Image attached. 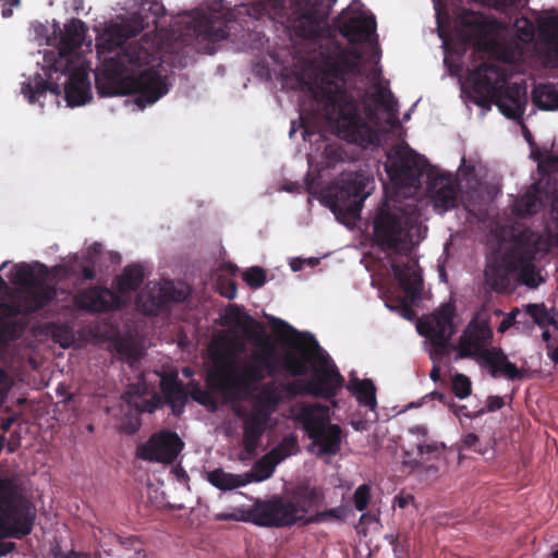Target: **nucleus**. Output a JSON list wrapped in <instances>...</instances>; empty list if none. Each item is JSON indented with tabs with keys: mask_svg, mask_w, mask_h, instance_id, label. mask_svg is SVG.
<instances>
[{
	"mask_svg": "<svg viewBox=\"0 0 558 558\" xmlns=\"http://www.w3.org/2000/svg\"><path fill=\"white\" fill-rule=\"evenodd\" d=\"M166 9L158 1H147L122 23L109 25L97 39V52L105 57L102 70L95 74V84L100 96L136 95L134 102L144 108L155 104L169 92L167 78L154 68L144 66L154 61V53L138 41L122 47L128 39L136 37L145 28L162 27Z\"/></svg>",
	"mask_w": 558,
	"mask_h": 558,
	"instance_id": "nucleus-1",
	"label": "nucleus"
},
{
	"mask_svg": "<svg viewBox=\"0 0 558 558\" xmlns=\"http://www.w3.org/2000/svg\"><path fill=\"white\" fill-rule=\"evenodd\" d=\"M357 50L338 49L324 60L320 82L317 86L324 102L327 121L337 129L339 137L362 148H375L380 144L379 132L364 120L360 104L347 90L345 75L360 73Z\"/></svg>",
	"mask_w": 558,
	"mask_h": 558,
	"instance_id": "nucleus-2",
	"label": "nucleus"
},
{
	"mask_svg": "<svg viewBox=\"0 0 558 558\" xmlns=\"http://www.w3.org/2000/svg\"><path fill=\"white\" fill-rule=\"evenodd\" d=\"M275 332L290 335L292 351L282 357V368L292 377H302L312 371L307 380H295L284 386L291 397L312 396L324 400L333 399L343 387L344 377L339 373L329 355L323 350L315 337L310 332H300L286 320L266 316Z\"/></svg>",
	"mask_w": 558,
	"mask_h": 558,
	"instance_id": "nucleus-3",
	"label": "nucleus"
},
{
	"mask_svg": "<svg viewBox=\"0 0 558 558\" xmlns=\"http://www.w3.org/2000/svg\"><path fill=\"white\" fill-rule=\"evenodd\" d=\"M324 493L319 487L303 481L282 495H274L266 500L256 501L241 518L244 522L263 527H290L296 523H319L328 519L341 520L343 511L331 508L307 517V513L320 507Z\"/></svg>",
	"mask_w": 558,
	"mask_h": 558,
	"instance_id": "nucleus-4",
	"label": "nucleus"
},
{
	"mask_svg": "<svg viewBox=\"0 0 558 558\" xmlns=\"http://www.w3.org/2000/svg\"><path fill=\"white\" fill-rule=\"evenodd\" d=\"M9 278L13 284L22 289L9 302H0V341L15 340L24 331L25 324L10 320L11 318L36 313L57 298L53 287L38 284L36 275L28 264H16Z\"/></svg>",
	"mask_w": 558,
	"mask_h": 558,
	"instance_id": "nucleus-5",
	"label": "nucleus"
},
{
	"mask_svg": "<svg viewBox=\"0 0 558 558\" xmlns=\"http://www.w3.org/2000/svg\"><path fill=\"white\" fill-rule=\"evenodd\" d=\"M48 92L54 96L63 92L70 107L83 106L92 99L88 73L73 60H65V63L52 64L48 78L37 73L21 87V93L29 104H39L41 107Z\"/></svg>",
	"mask_w": 558,
	"mask_h": 558,
	"instance_id": "nucleus-6",
	"label": "nucleus"
},
{
	"mask_svg": "<svg viewBox=\"0 0 558 558\" xmlns=\"http://www.w3.org/2000/svg\"><path fill=\"white\" fill-rule=\"evenodd\" d=\"M490 315L486 306L475 312L459 339V356L477 357L489 367L490 375L505 376L510 380L521 379L522 374L517 365L508 360L500 348L486 349L493 340Z\"/></svg>",
	"mask_w": 558,
	"mask_h": 558,
	"instance_id": "nucleus-7",
	"label": "nucleus"
},
{
	"mask_svg": "<svg viewBox=\"0 0 558 558\" xmlns=\"http://www.w3.org/2000/svg\"><path fill=\"white\" fill-rule=\"evenodd\" d=\"M227 324L242 331L243 336L260 350L253 352V359L260 363L265 378L276 376L282 368V356L269 341L262 323L244 312L240 306L229 305L225 313Z\"/></svg>",
	"mask_w": 558,
	"mask_h": 558,
	"instance_id": "nucleus-8",
	"label": "nucleus"
},
{
	"mask_svg": "<svg viewBox=\"0 0 558 558\" xmlns=\"http://www.w3.org/2000/svg\"><path fill=\"white\" fill-rule=\"evenodd\" d=\"M368 178L363 172H342L324 192L326 205L336 216L356 217L367 196Z\"/></svg>",
	"mask_w": 558,
	"mask_h": 558,
	"instance_id": "nucleus-9",
	"label": "nucleus"
},
{
	"mask_svg": "<svg viewBox=\"0 0 558 558\" xmlns=\"http://www.w3.org/2000/svg\"><path fill=\"white\" fill-rule=\"evenodd\" d=\"M374 243L383 252L407 255L410 247V230L405 213L384 204L373 221Z\"/></svg>",
	"mask_w": 558,
	"mask_h": 558,
	"instance_id": "nucleus-10",
	"label": "nucleus"
},
{
	"mask_svg": "<svg viewBox=\"0 0 558 558\" xmlns=\"http://www.w3.org/2000/svg\"><path fill=\"white\" fill-rule=\"evenodd\" d=\"M386 171L390 180L401 187H415L421 184L424 172L432 167L426 158L412 148L397 146L388 155Z\"/></svg>",
	"mask_w": 558,
	"mask_h": 558,
	"instance_id": "nucleus-11",
	"label": "nucleus"
},
{
	"mask_svg": "<svg viewBox=\"0 0 558 558\" xmlns=\"http://www.w3.org/2000/svg\"><path fill=\"white\" fill-rule=\"evenodd\" d=\"M264 369L259 362L253 359L242 367L241 375L235 378L231 372L225 369L211 373L207 377V385L215 391L223 393L231 399H242L252 389L253 385L259 384L265 379Z\"/></svg>",
	"mask_w": 558,
	"mask_h": 558,
	"instance_id": "nucleus-12",
	"label": "nucleus"
},
{
	"mask_svg": "<svg viewBox=\"0 0 558 558\" xmlns=\"http://www.w3.org/2000/svg\"><path fill=\"white\" fill-rule=\"evenodd\" d=\"M298 421L303 424L313 446L318 447V457L336 456L340 451L341 427L337 424L327 425L316 407H304L298 414Z\"/></svg>",
	"mask_w": 558,
	"mask_h": 558,
	"instance_id": "nucleus-13",
	"label": "nucleus"
},
{
	"mask_svg": "<svg viewBox=\"0 0 558 558\" xmlns=\"http://www.w3.org/2000/svg\"><path fill=\"white\" fill-rule=\"evenodd\" d=\"M456 316V306L452 303L442 304L433 314L418 320L417 331L420 335L429 339L434 350L430 359L436 355H442L448 347L449 340L456 332L453 318Z\"/></svg>",
	"mask_w": 558,
	"mask_h": 558,
	"instance_id": "nucleus-14",
	"label": "nucleus"
},
{
	"mask_svg": "<svg viewBox=\"0 0 558 558\" xmlns=\"http://www.w3.org/2000/svg\"><path fill=\"white\" fill-rule=\"evenodd\" d=\"M508 78L506 70L498 64L483 62L468 74V82L475 95L474 102L482 108H489Z\"/></svg>",
	"mask_w": 558,
	"mask_h": 558,
	"instance_id": "nucleus-15",
	"label": "nucleus"
},
{
	"mask_svg": "<svg viewBox=\"0 0 558 558\" xmlns=\"http://www.w3.org/2000/svg\"><path fill=\"white\" fill-rule=\"evenodd\" d=\"M335 0H296V16L293 28L298 36L306 39L317 38L320 25L328 20Z\"/></svg>",
	"mask_w": 558,
	"mask_h": 558,
	"instance_id": "nucleus-16",
	"label": "nucleus"
},
{
	"mask_svg": "<svg viewBox=\"0 0 558 558\" xmlns=\"http://www.w3.org/2000/svg\"><path fill=\"white\" fill-rule=\"evenodd\" d=\"M184 447V442L174 432L160 430L136 448V457L144 461L171 464Z\"/></svg>",
	"mask_w": 558,
	"mask_h": 558,
	"instance_id": "nucleus-17",
	"label": "nucleus"
},
{
	"mask_svg": "<svg viewBox=\"0 0 558 558\" xmlns=\"http://www.w3.org/2000/svg\"><path fill=\"white\" fill-rule=\"evenodd\" d=\"M459 193L460 185L451 173L440 172L435 167L427 170L426 194L437 211L446 213L456 208Z\"/></svg>",
	"mask_w": 558,
	"mask_h": 558,
	"instance_id": "nucleus-18",
	"label": "nucleus"
},
{
	"mask_svg": "<svg viewBox=\"0 0 558 558\" xmlns=\"http://www.w3.org/2000/svg\"><path fill=\"white\" fill-rule=\"evenodd\" d=\"M77 308L90 313H107L120 310L123 302L120 295L106 287L93 286L81 290L74 295Z\"/></svg>",
	"mask_w": 558,
	"mask_h": 558,
	"instance_id": "nucleus-19",
	"label": "nucleus"
},
{
	"mask_svg": "<svg viewBox=\"0 0 558 558\" xmlns=\"http://www.w3.org/2000/svg\"><path fill=\"white\" fill-rule=\"evenodd\" d=\"M186 35L194 36L199 41L216 44L229 35L227 21L216 14H199L187 22Z\"/></svg>",
	"mask_w": 558,
	"mask_h": 558,
	"instance_id": "nucleus-20",
	"label": "nucleus"
},
{
	"mask_svg": "<svg viewBox=\"0 0 558 558\" xmlns=\"http://www.w3.org/2000/svg\"><path fill=\"white\" fill-rule=\"evenodd\" d=\"M269 420L265 415L251 410L250 416L243 422V452L240 457L241 460L252 458L256 453Z\"/></svg>",
	"mask_w": 558,
	"mask_h": 558,
	"instance_id": "nucleus-21",
	"label": "nucleus"
},
{
	"mask_svg": "<svg viewBox=\"0 0 558 558\" xmlns=\"http://www.w3.org/2000/svg\"><path fill=\"white\" fill-rule=\"evenodd\" d=\"M416 448V456L409 450H404L402 456V464L408 468L410 472L426 469L425 463L430 460H438L447 449L442 441L432 440L423 442H414ZM432 469L430 466L427 470Z\"/></svg>",
	"mask_w": 558,
	"mask_h": 558,
	"instance_id": "nucleus-22",
	"label": "nucleus"
},
{
	"mask_svg": "<svg viewBox=\"0 0 558 558\" xmlns=\"http://www.w3.org/2000/svg\"><path fill=\"white\" fill-rule=\"evenodd\" d=\"M494 102L505 117L518 119L524 112L526 102L525 89L518 83H506L500 96L496 97Z\"/></svg>",
	"mask_w": 558,
	"mask_h": 558,
	"instance_id": "nucleus-23",
	"label": "nucleus"
},
{
	"mask_svg": "<svg viewBox=\"0 0 558 558\" xmlns=\"http://www.w3.org/2000/svg\"><path fill=\"white\" fill-rule=\"evenodd\" d=\"M514 269V262L505 263L499 259L488 262L484 270L485 281L495 292H512L514 286L511 281V275Z\"/></svg>",
	"mask_w": 558,
	"mask_h": 558,
	"instance_id": "nucleus-24",
	"label": "nucleus"
},
{
	"mask_svg": "<svg viewBox=\"0 0 558 558\" xmlns=\"http://www.w3.org/2000/svg\"><path fill=\"white\" fill-rule=\"evenodd\" d=\"M390 268L405 294L412 301L420 299L423 289V279L420 270L415 268V265L410 262L399 264L392 260Z\"/></svg>",
	"mask_w": 558,
	"mask_h": 558,
	"instance_id": "nucleus-25",
	"label": "nucleus"
},
{
	"mask_svg": "<svg viewBox=\"0 0 558 558\" xmlns=\"http://www.w3.org/2000/svg\"><path fill=\"white\" fill-rule=\"evenodd\" d=\"M160 389L165 402L171 407L173 414L180 415L187 401V392L183 381L177 373L166 374L161 377Z\"/></svg>",
	"mask_w": 558,
	"mask_h": 558,
	"instance_id": "nucleus-26",
	"label": "nucleus"
},
{
	"mask_svg": "<svg viewBox=\"0 0 558 558\" xmlns=\"http://www.w3.org/2000/svg\"><path fill=\"white\" fill-rule=\"evenodd\" d=\"M457 24L461 28L463 40L468 44L484 39L488 32L485 16L469 10H463L457 16Z\"/></svg>",
	"mask_w": 558,
	"mask_h": 558,
	"instance_id": "nucleus-27",
	"label": "nucleus"
},
{
	"mask_svg": "<svg viewBox=\"0 0 558 558\" xmlns=\"http://www.w3.org/2000/svg\"><path fill=\"white\" fill-rule=\"evenodd\" d=\"M85 32V24L80 19H72L64 25V32L60 39L59 59L53 64H61L65 63V60H72L71 52L81 47Z\"/></svg>",
	"mask_w": 558,
	"mask_h": 558,
	"instance_id": "nucleus-28",
	"label": "nucleus"
},
{
	"mask_svg": "<svg viewBox=\"0 0 558 558\" xmlns=\"http://www.w3.org/2000/svg\"><path fill=\"white\" fill-rule=\"evenodd\" d=\"M536 253V248L531 250L527 255L514 253L517 259L514 262V272H517V280L520 284L530 289H537L542 283L546 281L542 276L541 270L537 269L533 263V258Z\"/></svg>",
	"mask_w": 558,
	"mask_h": 558,
	"instance_id": "nucleus-29",
	"label": "nucleus"
},
{
	"mask_svg": "<svg viewBox=\"0 0 558 558\" xmlns=\"http://www.w3.org/2000/svg\"><path fill=\"white\" fill-rule=\"evenodd\" d=\"M376 31L374 17H348L339 25L340 34L351 44L366 41Z\"/></svg>",
	"mask_w": 558,
	"mask_h": 558,
	"instance_id": "nucleus-30",
	"label": "nucleus"
},
{
	"mask_svg": "<svg viewBox=\"0 0 558 558\" xmlns=\"http://www.w3.org/2000/svg\"><path fill=\"white\" fill-rule=\"evenodd\" d=\"M347 389L356 398L360 405L371 410L377 407L376 387L372 379L353 377L349 380Z\"/></svg>",
	"mask_w": 558,
	"mask_h": 558,
	"instance_id": "nucleus-31",
	"label": "nucleus"
},
{
	"mask_svg": "<svg viewBox=\"0 0 558 558\" xmlns=\"http://www.w3.org/2000/svg\"><path fill=\"white\" fill-rule=\"evenodd\" d=\"M281 402V396L274 381L264 385L259 396L253 403L252 410L270 418Z\"/></svg>",
	"mask_w": 558,
	"mask_h": 558,
	"instance_id": "nucleus-32",
	"label": "nucleus"
},
{
	"mask_svg": "<svg viewBox=\"0 0 558 558\" xmlns=\"http://www.w3.org/2000/svg\"><path fill=\"white\" fill-rule=\"evenodd\" d=\"M144 281V268L140 264L128 265L117 278L118 294L135 292Z\"/></svg>",
	"mask_w": 558,
	"mask_h": 558,
	"instance_id": "nucleus-33",
	"label": "nucleus"
},
{
	"mask_svg": "<svg viewBox=\"0 0 558 558\" xmlns=\"http://www.w3.org/2000/svg\"><path fill=\"white\" fill-rule=\"evenodd\" d=\"M102 256V244L95 242L83 253L78 264L77 272L86 281L94 280L96 277V267L99 265Z\"/></svg>",
	"mask_w": 558,
	"mask_h": 558,
	"instance_id": "nucleus-34",
	"label": "nucleus"
},
{
	"mask_svg": "<svg viewBox=\"0 0 558 558\" xmlns=\"http://www.w3.org/2000/svg\"><path fill=\"white\" fill-rule=\"evenodd\" d=\"M525 313L541 328L555 326L558 329V311L547 308L545 303H530L525 305Z\"/></svg>",
	"mask_w": 558,
	"mask_h": 558,
	"instance_id": "nucleus-35",
	"label": "nucleus"
},
{
	"mask_svg": "<svg viewBox=\"0 0 558 558\" xmlns=\"http://www.w3.org/2000/svg\"><path fill=\"white\" fill-rule=\"evenodd\" d=\"M207 480L213 486L221 490H232L248 484V481L244 480V474L227 473L222 469H215L209 472Z\"/></svg>",
	"mask_w": 558,
	"mask_h": 558,
	"instance_id": "nucleus-36",
	"label": "nucleus"
},
{
	"mask_svg": "<svg viewBox=\"0 0 558 558\" xmlns=\"http://www.w3.org/2000/svg\"><path fill=\"white\" fill-rule=\"evenodd\" d=\"M532 100L541 110H557L558 89L553 84H539L532 92Z\"/></svg>",
	"mask_w": 558,
	"mask_h": 558,
	"instance_id": "nucleus-37",
	"label": "nucleus"
},
{
	"mask_svg": "<svg viewBox=\"0 0 558 558\" xmlns=\"http://www.w3.org/2000/svg\"><path fill=\"white\" fill-rule=\"evenodd\" d=\"M186 298V294L182 290H177L171 282L165 283L156 295H151V306L148 312L161 311L167 308L171 302H181Z\"/></svg>",
	"mask_w": 558,
	"mask_h": 558,
	"instance_id": "nucleus-38",
	"label": "nucleus"
},
{
	"mask_svg": "<svg viewBox=\"0 0 558 558\" xmlns=\"http://www.w3.org/2000/svg\"><path fill=\"white\" fill-rule=\"evenodd\" d=\"M541 199L535 191H527L513 203V213L521 218L536 214L541 207Z\"/></svg>",
	"mask_w": 558,
	"mask_h": 558,
	"instance_id": "nucleus-39",
	"label": "nucleus"
},
{
	"mask_svg": "<svg viewBox=\"0 0 558 558\" xmlns=\"http://www.w3.org/2000/svg\"><path fill=\"white\" fill-rule=\"evenodd\" d=\"M277 464L274 458L266 453L254 464L251 472L244 474V480H247L248 483L263 482L274 474Z\"/></svg>",
	"mask_w": 558,
	"mask_h": 558,
	"instance_id": "nucleus-40",
	"label": "nucleus"
},
{
	"mask_svg": "<svg viewBox=\"0 0 558 558\" xmlns=\"http://www.w3.org/2000/svg\"><path fill=\"white\" fill-rule=\"evenodd\" d=\"M538 27L543 40L553 47L555 54L558 56V17H545L539 21Z\"/></svg>",
	"mask_w": 558,
	"mask_h": 558,
	"instance_id": "nucleus-41",
	"label": "nucleus"
},
{
	"mask_svg": "<svg viewBox=\"0 0 558 558\" xmlns=\"http://www.w3.org/2000/svg\"><path fill=\"white\" fill-rule=\"evenodd\" d=\"M299 450L298 438L295 435L290 434L282 438V440L272 448L268 453L272 457L278 464L286 458L296 453Z\"/></svg>",
	"mask_w": 558,
	"mask_h": 558,
	"instance_id": "nucleus-42",
	"label": "nucleus"
},
{
	"mask_svg": "<svg viewBox=\"0 0 558 558\" xmlns=\"http://www.w3.org/2000/svg\"><path fill=\"white\" fill-rule=\"evenodd\" d=\"M48 330L54 342L66 348L74 341V332L71 326L64 323H50Z\"/></svg>",
	"mask_w": 558,
	"mask_h": 558,
	"instance_id": "nucleus-43",
	"label": "nucleus"
},
{
	"mask_svg": "<svg viewBox=\"0 0 558 558\" xmlns=\"http://www.w3.org/2000/svg\"><path fill=\"white\" fill-rule=\"evenodd\" d=\"M189 395L194 401L213 410L217 408L216 398L210 391L203 389L199 383L192 380L189 383Z\"/></svg>",
	"mask_w": 558,
	"mask_h": 558,
	"instance_id": "nucleus-44",
	"label": "nucleus"
},
{
	"mask_svg": "<svg viewBox=\"0 0 558 558\" xmlns=\"http://www.w3.org/2000/svg\"><path fill=\"white\" fill-rule=\"evenodd\" d=\"M531 156L538 163V170L544 174L558 173V156L548 155L543 157L539 150L532 149Z\"/></svg>",
	"mask_w": 558,
	"mask_h": 558,
	"instance_id": "nucleus-45",
	"label": "nucleus"
},
{
	"mask_svg": "<svg viewBox=\"0 0 558 558\" xmlns=\"http://www.w3.org/2000/svg\"><path fill=\"white\" fill-rule=\"evenodd\" d=\"M453 395L459 399L468 398L472 392V383L464 374H457L452 378L451 386Z\"/></svg>",
	"mask_w": 558,
	"mask_h": 558,
	"instance_id": "nucleus-46",
	"label": "nucleus"
},
{
	"mask_svg": "<svg viewBox=\"0 0 558 558\" xmlns=\"http://www.w3.org/2000/svg\"><path fill=\"white\" fill-rule=\"evenodd\" d=\"M243 280L252 289H259L266 282V272L262 267L253 266L243 274Z\"/></svg>",
	"mask_w": 558,
	"mask_h": 558,
	"instance_id": "nucleus-47",
	"label": "nucleus"
},
{
	"mask_svg": "<svg viewBox=\"0 0 558 558\" xmlns=\"http://www.w3.org/2000/svg\"><path fill=\"white\" fill-rule=\"evenodd\" d=\"M371 500V487L368 484L360 485L353 495L354 507L357 511H364Z\"/></svg>",
	"mask_w": 558,
	"mask_h": 558,
	"instance_id": "nucleus-48",
	"label": "nucleus"
},
{
	"mask_svg": "<svg viewBox=\"0 0 558 558\" xmlns=\"http://www.w3.org/2000/svg\"><path fill=\"white\" fill-rule=\"evenodd\" d=\"M326 167H333L337 162L343 161L345 153L341 146L337 144H327L324 149Z\"/></svg>",
	"mask_w": 558,
	"mask_h": 558,
	"instance_id": "nucleus-49",
	"label": "nucleus"
},
{
	"mask_svg": "<svg viewBox=\"0 0 558 558\" xmlns=\"http://www.w3.org/2000/svg\"><path fill=\"white\" fill-rule=\"evenodd\" d=\"M374 100L386 110H390L395 102L392 93L389 89L378 87L375 93Z\"/></svg>",
	"mask_w": 558,
	"mask_h": 558,
	"instance_id": "nucleus-50",
	"label": "nucleus"
},
{
	"mask_svg": "<svg viewBox=\"0 0 558 558\" xmlns=\"http://www.w3.org/2000/svg\"><path fill=\"white\" fill-rule=\"evenodd\" d=\"M514 26L517 27L520 38L522 40L527 41L533 38L534 28L529 20H517Z\"/></svg>",
	"mask_w": 558,
	"mask_h": 558,
	"instance_id": "nucleus-51",
	"label": "nucleus"
},
{
	"mask_svg": "<svg viewBox=\"0 0 558 558\" xmlns=\"http://www.w3.org/2000/svg\"><path fill=\"white\" fill-rule=\"evenodd\" d=\"M450 409L454 413L456 416H458V417L464 416V417H468L471 420L481 417L482 415L485 414V409H480L477 411L471 412L468 410L466 405L452 404L450 407Z\"/></svg>",
	"mask_w": 558,
	"mask_h": 558,
	"instance_id": "nucleus-52",
	"label": "nucleus"
},
{
	"mask_svg": "<svg viewBox=\"0 0 558 558\" xmlns=\"http://www.w3.org/2000/svg\"><path fill=\"white\" fill-rule=\"evenodd\" d=\"M51 556L52 558H90L89 553L75 551L73 549L69 553H64L59 545H56L51 549Z\"/></svg>",
	"mask_w": 558,
	"mask_h": 558,
	"instance_id": "nucleus-53",
	"label": "nucleus"
},
{
	"mask_svg": "<svg viewBox=\"0 0 558 558\" xmlns=\"http://www.w3.org/2000/svg\"><path fill=\"white\" fill-rule=\"evenodd\" d=\"M520 314V310L518 307H514L511 310L510 313L506 315V317L500 322L498 326V332L504 333L506 332L510 327L514 326L517 322V316Z\"/></svg>",
	"mask_w": 558,
	"mask_h": 558,
	"instance_id": "nucleus-54",
	"label": "nucleus"
},
{
	"mask_svg": "<svg viewBox=\"0 0 558 558\" xmlns=\"http://www.w3.org/2000/svg\"><path fill=\"white\" fill-rule=\"evenodd\" d=\"M386 538L390 539V544L392 546L396 558H403V556L407 554L405 541H400L399 536L395 535H387Z\"/></svg>",
	"mask_w": 558,
	"mask_h": 558,
	"instance_id": "nucleus-55",
	"label": "nucleus"
},
{
	"mask_svg": "<svg viewBox=\"0 0 558 558\" xmlns=\"http://www.w3.org/2000/svg\"><path fill=\"white\" fill-rule=\"evenodd\" d=\"M505 405V400L499 396H488L486 399L485 414L487 412H495Z\"/></svg>",
	"mask_w": 558,
	"mask_h": 558,
	"instance_id": "nucleus-56",
	"label": "nucleus"
},
{
	"mask_svg": "<svg viewBox=\"0 0 558 558\" xmlns=\"http://www.w3.org/2000/svg\"><path fill=\"white\" fill-rule=\"evenodd\" d=\"M141 427V420L136 417H130L126 421L122 422L121 424V430L125 434L133 435L135 434Z\"/></svg>",
	"mask_w": 558,
	"mask_h": 558,
	"instance_id": "nucleus-57",
	"label": "nucleus"
},
{
	"mask_svg": "<svg viewBox=\"0 0 558 558\" xmlns=\"http://www.w3.org/2000/svg\"><path fill=\"white\" fill-rule=\"evenodd\" d=\"M409 433L416 437L415 442L428 440V429L425 425H414L409 428Z\"/></svg>",
	"mask_w": 558,
	"mask_h": 558,
	"instance_id": "nucleus-58",
	"label": "nucleus"
},
{
	"mask_svg": "<svg viewBox=\"0 0 558 558\" xmlns=\"http://www.w3.org/2000/svg\"><path fill=\"white\" fill-rule=\"evenodd\" d=\"M478 436L474 433H469L462 436L461 438V448L462 449H470L474 447L478 442Z\"/></svg>",
	"mask_w": 558,
	"mask_h": 558,
	"instance_id": "nucleus-59",
	"label": "nucleus"
},
{
	"mask_svg": "<svg viewBox=\"0 0 558 558\" xmlns=\"http://www.w3.org/2000/svg\"><path fill=\"white\" fill-rule=\"evenodd\" d=\"M11 379L8 373L0 368V392L2 400L4 399L7 390L10 388Z\"/></svg>",
	"mask_w": 558,
	"mask_h": 558,
	"instance_id": "nucleus-60",
	"label": "nucleus"
},
{
	"mask_svg": "<svg viewBox=\"0 0 558 558\" xmlns=\"http://www.w3.org/2000/svg\"><path fill=\"white\" fill-rule=\"evenodd\" d=\"M398 307H400L401 314L405 318H410V316L413 314L412 306L405 298H402L398 301Z\"/></svg>",
	"mask_w": 558,
	"mask_h": 558,
	"instance_id": "nucleus-61",
	"label": "nucleus"
},
{
	"mask_svg": "<svg viewBox=\"0 0 558 558\" xmlns=\"http://www.w3.org/2000/svg\"><path fill=\"white\" fill-rule=\"evenodd\" d=\"M459 171L461 172V175L465 179L473 175L475 172V167L473 165H466L465 157L462 158L461 165L459 167Z\"/></svg>",
	"mask_w": 558,
	"mask_h": 558,
	"instance_id": "nucleus-62",
	"label": "nucleus"
},
{
	"mask_svg": "<svg viewBox=\"0 0 558 558\" xmlns=\"http://www.w3.org/2000/svg\"><path fill=\"white\" fill-rule=\"evenodd\" d=\"M414 500V497L412 495H397L395 497V506H398L401 509H404L410 502Z\"/></svg>",
	"mask_w": 558,
	"mask_h": 558,
	"instance_id": "nucleus-63",
	"label": "nucleus"
},
{
	"mask_svg": "<svg viewBox=\"0 0 558 558\" xmlns=\"http://www.w3.org/2000/svg\"><path fill=\"white\" fill-rule=\"evenodd\" d=\"M550 219L556 222V226L558 227V190L556 191V195L553 199L550 213H549Z\"/></svg>",
	"mask_w": 558,
	"mask_h": 558,
	"instance_id": "nucleus-64",
	"label": "nucleus"
}]
</instances>
